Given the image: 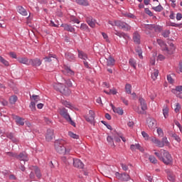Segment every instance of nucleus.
<instances>
[{
    "label": "nucleus",
    "instance_id": "nucleus-1",
    "mask_svg": "<svg viewBox=\"0 0 182 182\" xmlns=\"http://www.w3.org/2000/svg\"><path fill=\"white\" fill-rule=\"evenodd\" d=\"M154 154L161 161H163L164 164L167 166H168V164H173V157H171V154L166 150L161 149L159 152H155Z\"/></svg>",
    "mask_w": 182,
    "mask_h": 182
},
{
    "label": "nucleus",
    "instance_id": "nucleus-2",
    "mask_svg": "<svg viewBox=\"0 0 182 182\" xmlns=\"http://www.w3.org/2000/svg\"><path fill=\"white\" fill-rule=\"evenodd\" d=\"M157 43L161 46V50L164 52H166L168 55H173L174 53V50H176V46H174V44L173 43H169L170 48L167 47V44L163 40L158 39L156 41Z\"/></svg>",
    "mask_w": 182,
    "mask_h": 182
},
{
    "label": "nucleus",
    "instance_id": "nucleus-3",
    "mask_svg": "<svg viewBox=\"0 0 182 182\" xmlns=\"http://www.w3.org/2000/svg\"><path fill=\"white\" fill-rule=\"evenodd\" d=\"M55 149L59 154H69L71 150L70 148H65L59 141L55 142Z\"/></svg>",
    "mask_w": 182,
    "mask_h": 182
},
{
    "label": "nucleus",
    "instance_id": "nucleus-4",
    "mask_svg": "<svg viewBox=\"0 0 182 182\" xmlns=\"http://www.w3.org/2000/svg\"><path fill=\"white\" fill-rule=\"evenodd\" d=\"M139 102L140 103L141 109H140V107H138L135 109V112H136L138 114H144V112L147 110V104L146 103V100H144L143 97H139Z\"/></svg>",
    "mask_w": 182,
    "mask_h": 182
},
{
    "label": "nucleus",
    "instance_id": "nucleus-5",
    "mask_svg": "<svg viewBox=\"0 0 182 182\" xmlns=\"http://www.w3.org/2000/svg\"><path fill=\"white\" fill-rule=\"evenodd\" d=\"M60 114L65 118L68 123H70L72 126H74V127H76V124L75 122H73V120H72V118L70 117V115L69 114V112H68V109H66V108H61L60 109Z\"/></svg>",
    "mask_w": 182,
    "mask_h": 182
},
{
    "label": "nucleus",
    "instance_id": "nucleus-6",
    "mask_svg": "<svg viewBox=\"0 0 182 182\" xmlns=\"http://www.w3.org/2000/svg\"><path fill=\"white\" fill-rule=\"evenodd\" d=\"M54 89H55V90H58V92H60V93H63V95H65V96L70 95V90L63 86V84L62 83L54 85Z\"/></svg>",
    "mask_w": 182,
    "mask_h": 182
},
{
    "label": "nucleus",
    "instance_id": "nucleus-7",
    "mask_svg": "<svg viewBox=\"0 0 182 182\" xmlns=\"http://www.w3.org/2000/svg\"><path fill=\"white\" fill-rule=\"evenodd\" d=\"M114 23L115 26H118V28H121V29H124V31H130V29H132V26L122 21H114Z\"/></svg>",
    "mask_w": 182,
    "mask_h": 182
},
{
    "label": "nucleus",
    "instance_id": "nucleus-8",
    "mask_svg": "<svg viewBox=\"0 0 182 182\" xmlns=\"http://www.w3.org/2000/svg\"><path fill=\"white\" fill-rule=\"evenodd\" d=\"M89 114L90 116L85 115L84 117L90 124H92L95 126V117H96V114H95V111L93 110H90L89 111Z\"/></svg>",
    "mask_w": 182,
    "mask_h": 182
},
{
    "label": "nucleus",
    "instance_id": "nucleus-9",
    "mask_svg": "<svg viewBox=\"0 0 182 182\" xmlns=\"http://www.w3.org/2000/svg\"><path fill=\"white\" fill-rule=\"evenodd\" d=\"M115 177L121 181H129L130 180V176L126 173H120L119 172L115 173Z\"/></svg>",
    "mask_w": 182,
    "mask_h": 182
},
{
    "label": "nucleus",
    "instance_id": "nucleus-10",
    "mask_svg": "<svg viewBox=\"0 0 182 182\" xmlns=\"http://www.w3.org/2000/svg\"><path fill=\"white\" fill-rule=\"evenodd\" d=\"M17 160L20 161H29V157H28V154L26 152H21L19 154H17Z\"/></svg>",
    "mask_w": 182,
    "mask_h": 182
},
{
    "label": "nucleus",
    "instance_id": "nucleus-11",
    "mask_svg": "<svg viewBox=\"0 0 182 182\" xmlns=\"http://www.w3.org/2000/svg\"><path fill=\"white\" fill-rule=\"evenodd\" d=\"M85 21L90 28L96 27V19L93 18V17L89 16L86 17Z\"/></svg>",
    "mask_w": 182,
    "mask_h": 182
},
{
    "label": "nucleus",
    "instance_id": "nucleus-12",
    "mask_svg": "<svg viewBox=\"0 0 182 182\" xmlns=\"http://www.w3.org/2000/svg\"><path fill=\"white\" fill-rule=\"evenodd\" d=\"M148 127L149 129H153L156 127V124H157V121L153 118H148L146 120Z\"/></svg>",
    "mask_w": 182,
    "mask_h": 182
},
{
    "label": "nucleus",
    "instance_id": "nucleus-13",
    "mask_svg": "<svg viewBox=\"0 0 182 182\" xmlns=\"http://www.w3.org/2000/svg\"><path fill=\"white\" fill-rule=\"evenodd\" d=\"M29 65L35 67L41 66L42 65V60L39 58L30 59Z\"/></svg>",
    "mask_w": 182,
    "mask_h": 182
},
{
    "label": "nucleus",
    "instance_id": "nucleus-14",
    "mask_svg": "<svg viewBox=\"0 0 182 182\" xmlns=\"http://www.w3.org/2000/svg\"><path fill=\"white\" fill-rule=\"evenodd\" d=\"M73 166L74 167H77V168H83V167H85L83 162L77 159H73Z\"/></svg>",
    "mask_w": 182,
    "mask_h": 182
},
{
    "label": "nucleus",
    "instance_id": "nucleus-15",
    "mask_svg": "<svg viewBox=\"0 0 182 182\" xmlns=\"http://www.w3.org/2000/svg\"><path fill=\"white\" fill-rule=\"evenodd\" d=\"M130 149L132 151H136V150H139V151H141V153L144 151V149H143V147H141L139 144H132L130 146Z\"/></svg>",
    "mask_w": 182,
    "mask_h": 182
},
{
    "label": "nucleus",
    "instance_id": "nucleus-16",
    "mask_svg": "<svg viewBox=\"0 0 182 182\" xmlns=\"http://www.w3.org/2000/svg\"><path fill=\"white\" fill-rule=\"evenodd\" d=\"M53 129H48L47 133L46 135V140L47 141H52V139H53Z\"/></svg>",
    "mask_w": 182,
    "mask_h": 182
},
{
    "label": "nucleus",
    "instance_id": "nucleus-17",
    "mask_svg": "<svg viewBox=\"0 0 182 182\" xmlns=\"http://www.w3.org/2000/svg\"><path fill=\"white\" fill-rule=\"evenodd\" d=\"M110 106H111L114 113H117V114H119L120 116H122V114L124 113L123 109H122L120 107H116L112 104H111Z\"/></svg>",
    "mask_w": 182,
    "mask_h": 182
},
{
    "label": "nucleus",
    "instance_id": "nucleus-18",
    "mask_svg": "<svg viewBox=\"0 0 182 182\" xmlns=\"http://www.w3.org/2000/svg\"><path fill=\"white\" fill-rule=\"evenodd\" d=\"M114 35L119 36V38H124V39H129L130 36L127 33L115 31Z\"/></svg>",
    "mask_w": 182,
    "mask_h": 182
},
{
    "label": "nucleus",
    "instance_id": "nucleus-19",
    "mask_svg": "<svg viewBox=\"0 0 182 182\" xmlns=\"http://www.w3.org/2000/svg\"><path fill=\"white\" fill-rule=\"evenodd\" d=\"M14 119L16 120V123L20 126H23L25 124V119L20 117L19 116H15Z\"/></svg>",
    "mask_w": 182,
    "mask_h": 182
},
{
    "label": "nucleus",
    "instance_id": "nucleus-20",
    "mask_svg": "<svg viewBox=\"0 0 182 182\" xmlns=\"http://www.w3.org/2000/svg\"><path fill=\"white\" fill-rule=\"evenodd\" d=\"M62 28H64V31H67L68 32H75V28H73L72 26L68 24H61L60 26Z\"/></svg>",
    "mask_w": 182,
    "mask_h": 182
},
{
    "label": "nucleus",
    "instance_id": "nucleus-21",
    "mask_svg": "<svg viewBox=\"0 0 182 182\" xmlns=\"http://www.w3.org/2000/svg\"><path fill=\"white\" fill-rule=\"evenodd\" d=\"M107 60V66H109L112 68V66H114V63H116V60L113 57L109 56L108 58H106Z\"/></svg>",
    "mask_w": 182,
    "mask_h": 182
},
{
    "label": "nucleus",
    "instance_id": "nucleus-22",
    "mask_svg": "<svg viewBox=\"0 0 182 182\" xmlns=\"http://www.w3.org/2000/svg\"><path fill=\"white\" fill-rule=\"evenodd\" d=\"M17 11L18 14H20L21 15H23V16H28V11H26V9H25L22 6H18L17 7Z\"/></svg>",
    "mask_w": 182,
    "mask_h": 182
},
{
    "label": "nucleus",
    "instance_id": "nucleus-23",
    "mask_svg": "<svg viewBox=\"0 0 182 182\" xmlns=\"http://www.w3.org/2000/svg\"><path fill=\"white\" fill-rule=\"evenodd\" d=\"M77 53H78V58L80 59H82V60H87V54L85 53V52L80 50H77Z\"/></svg>",
    "mask_w": 182,
    "mask_h": 182
},
{
    "label": "nucleus",
    "instance_id": "nucleus-24",
    "mask_svg": "<svg viewBox=\"0 0 182 182\" xmlns=\"http://www.w3.org/2000/svg\"><path fill=\"white\" fill-rule=\"evenodd\" d=\"M18 62H19V63H22L23 65H26L27 66H29L30 60L28 59V58H18Z\"/></svg>",
    "mask_w": 182,
    "mask_h": 182
},
{
    "label": "nucleus",
    "instance_id": "nucleus-25",
    "mask_svg": "<svg viewBox=\"0 0 182 182\" xmlns=\"http://www.w3.org/2000/svg\"><path fill=\"white\" fill-rule=\"evenodd\" d=\"M63 73L65 75H68V76H74L75 75V72L70 69L69 67H65Z\"/></svg>",
    "mask_w": 182,
    "mask_h": 182
},
{
    "label": "nucleus",
    "instance_id": "nucleus-26",
    "mask_svg": "<svg viewBox=\"0 0 182 182\" xmlns=\"http://www.w3.org/2000/svg\"><path fill=\"white\" fill-rule=\"evenodd\" d=\"M133 39L135 43L140 44V34L137 31L134 33Z\"/></svg>",
    "mask_w": 182,
    "mask_h": 182
},
{
    "label": "nucleus",
    "instance_id": "nucleus-27",
    "mask_svg": "<svg viewBox=\"0 0 182 182\" xmlns=\"http://www.w3.org/2000/svg\"><path fill=\"white\" fill-rule=\"evenodd\" d=\"M169 136L171 137H173V139H174V140H176V141H177L178 143H180V141H181V138H180V136L177 135L176 132H171L169 133Z\"/></svg>",
    "mask_w": 182,
    "mask_h": 182
},
{
    "label": "nucleus",
    "instance_id": "nucleus-28",
    "mask_svg": "<svg viewBox=\"0 0 182 182\" xmlns=\"http://www.w3.org/2000/svg\"><path fill=\"white\" fill-rule=\"evenodd\" d=\"M75 2L82 6H89V1L87 0H75Z\"/></svg>",
    "mask_w": 182,
    "mask_h": 182
},
{
    "label": "nucleus",
    "instance_id": "nucleus-29",
    "mask_svg": "<svg viewBox=\"0 0 182 182\" xmlns=\"http://www.w3.org/2000/svg\"><path fill=\"white\" fill-rule=\"evenodd\" d=\"M168 110H169L168 106L164 105V109H162V112H163L164 117L165 119H167V117H168Z\"/></svg>",
    "mask_w": 182,
    "mask_h": 182
},
{
    "label": "nucleus",
    "instance_id": "nucleus-30",
    "mask_svg": "<svg viewBox=\"0 0 182 182\" xmlns=\"http://www.w3.org/2000/svg\"><path fill=\"white\" fill-rule=\"evenodd\" d=\"M33 168L36 173V177L41 178L42 177V173H41V169L38 166H33Z\"/></svg>",
    "mask_w": 182,
    "mask_h": 182
},
{
    "label": "nucleus",
    "instance_id": "nucleus-31",
    "mask_svg": "<svg viewBox=\"0 0 182 182\" xmlns=\"http://www.w3.org/2000/svg\"><path fill=\"white\" fill-rule=\"evenodd\" d=\"M166 173L168 176V180L169 181H172V182L176 181V176H174V174L171 173L170 171H166Z\"/></svg>",
    "mask_w": 182,
    "mask_h": 182
},
{
    "label": "nucleus",
    "instance_id": "nucleus-32",
    "mask_svg": "<svg viewBox=\"0 0 182 182\" xmlns=\"http://www.w3.org/2000/svg\"><path fill=\"white\" fill-rule=\"evenodd\" d=\"M81 31H84L85 32H90V28L86 23H82L80 26Z\"/></svg>",
    "mask_w": 182,
    "mask_h": 182
},
{
    "label": "nucleus",
    "instance_id": "nucleus-33",
    "mask_svg": "<svg viewBox=\"0 0 182 182\" xmlns=\"http://www.w3.org/2000/svg\"><path fill=\"white\" fill-rule=\"evenodd\" d=\"M52 58H53L54 59L56 58V55L49 54L48 57H45L43 59L45 62L49 63L50 62H52Z\"/></svg>",
    "mask_w": 182,
    "mask_h": 182
},
{
    "label": "nucleus",
    "instance_id": "nucleus-34",
    "mask_svg": "<svg viewBox=\"0 0 182 182\" xmlns=\"http://www.w3.org/2000/svg\"><path fill=\"white\" fill-rule=\"evenodd\" d=\"M16 102H18V97L16 95H13L10 97L9 102L11 103V105H15Z\"/></svg>",
    "mask_w": 182,
    "mask_h": 182
},
{
    "label": "nucleus",
    "instance_id": "nucleus-35",
    "mask_svg": "<svg viewBox=\"0 0 182 182\" xmlns=\"http://www.w3.org/2000/svg\"><path fill=\"white\" fill-rule=\"evenodd\" d=\"M158 76H159V70L154 69L151 73V79H153V80H156Z\"/></svg>",
    "mask_w": 182,
    "mask_h": 182
},
{
    "label": "nucleus",
    "instance_id": "nucleus-36",
    "mask_svg": "<svg viewBox=\"0 0 182 182\" xmlns=\"http://www.w3.org/2000/svg\"><path fill=\"white\" fill-rule=\"evenodd\" d=\"M104 93H106V95H117V90L113 87L112 89L109 90V92L104 90Z\"/></svg>",
    "mask_w": 182,
    "mask_h": 182
},
{
    "label": "nucleus",
    "instance_id": "nucleus-37",
    "mask_svg": "<svg viewBox=\"0 0 182 182\" xmlns=\"http://www.w3.org/2000/svg\"><path fill=\"white\" fill-rule=\"evenodd\" d=\"M135 51L138 54L139 58L143 59V50H141V48L138 47L136 48Z\"/></svg>",
    "mask_w": 182,
    "mask_h": 182
},
{
    "label": "nucleus",
    "instance_id": "nucleus-38",
    "mask_svg": "<svg viewBox=\"0 0 182 182\" xmlns=\"http://www.w3.org/2000/svg\"><path fill=\"white\" fill-rule=\"evenodd\" d=\"M65 58L68 59V60H75V55L70 53H66Z\"/></svg>",
    "mask_w": 182,
    "mask_h": 182
},
{
    "label": "nucleus",
    "instance_id": "nucleus-39",
    "mask_svg": "<svg viewBox=\"0 0 182 182\" xmlns=\"http://www.w3.org/2000/svg\"><path fill=\"white\" fill-rule=\"evenodd\" d=\"M125 92L128 93V95H132V85L127 84L125 85Z\"/></svg>",
    "mask_w": 182,
    "mask_h": 182
},
{
    "label": "nucleus",
    "instance_id": "nucleus-40",
    "mask_svg": "<svg viewBox=\"0 0 182 182\" xmlns=\"http://www.w3.org/2000/svg\"><path fill=\"white\" fill-rule=\"evenodd\" d=\"M62 104L65 106V107H68V109H73V107H72V104L68 101L63 100Z\"/></svg>",
    "mask_w": 182,
    "mask_h": 182
},
{
    "label": "nucleus",
    "instance_id": "nucleus-41",
    "mask_svg": "<svg viewBox=\"0 0 182 182\" xmlns=\"http://www.w3.org/2000/svg\"><path fill=\"white\" fill-rule=\"evenodd\" d=\"M107 141L109 143V144H110V146H112L113 147L115 146L114 142L113 141V138H112V136H108L107 137Z\"/></svg>",
    "mask_w": 182,
    "mask_h": 182
},
{
    "label": "nucleus",
    "instance_id": "nucleus-42",
    "mask_svg": "<svg viewBox=\"0 0 182 182\" xmlns=\"http://www.w3.org/2000/svg\"><path fill=\"white\" fill-rule=\"evenodd\" d=\"M129 65L134 68V69H136V66H137V64L136 63V60L133 58H130L129 60Z\"/></svg>",
    "mask_w": 182,
    "mask_h": 182
},
{
    "label": "nucleus",
    "instance_id": "nucleus-43",
    "mask_svg": "<svg viewBox=\"0 0 182 182\" xmlns=\"http://www.w3.org/2000/svg\"><path fill=\"white\" fill-rule=\"evenodd\" d=\"M153 30L155 31V32H161V31L163 30V28L160 26H157L156 24H154V28Z\"/></svg>",
    "mask_w": 182,
    "mask_h": 182
},
{
    "label": "nucleus",
    "instance_id": "nucleus-44",
    "mask_svg": "<svg viewBox=\"0 0 182 182\" xmlns=\"http://www.w3.org/2000/svg\"><path fill=\"white\" fill-rule=\"evenodd\" d=\"M162 143L164 144V147L165 146H170V142L168 141V139H167V138L166 136L162 138Z\"/></svg>",
    "mask_w": 182,
    "mask_h": 182
},
{
    "label": "nucleus",
    "instance_id": "nucleus-45",
    "mask_svg": "<svg viewBox=\"0 0 182 182\" xmlns=\"http://www.w3.org/2000/svg\"><path fill=\"white\" fill-rule=\"evenodd\" d=\"M0 62L4 65V66H9V62L8 60H5L2 58V56L0 55Z\"/></svg>",
    "mask_w": 182,
    "mask_h": 182
},
{
    "label": "nucleus",
    "instance_id": "nucleus-46",
    "mask_svg": "<svg viewBox=\"0 0 182 182\" xmlns=\"http://www.w3.org/2000/svg\"><path fill=\"white\" fill-rule=\"evenodd\" d=\"M70 22H73V23H80V21H79V19H77L76 17L73 16H70Z\"/></svg>",
    "mask_w": 182,
    "mask_h": 182
},
{
    "label": "nucleus",
    "instance_id": "nucleus-47",
    "mask_svg": "<svg viewBox=\"0 0 182 182\" xmlns=\"http://www.w3.org/2000/svg\"><path fill=\"white\" fill-rule=\"evenodd\" d=\"M36 103L33 101H32L29 105L30 109L32 110V112H35L36 110Z\"/></svg>",
    "mask_w": 182,
    "mask_h": 182
},
{
    "label": "nucleus",
    "instance_id": "nucleus-48",
    "mask_svg": "<svg viewBox=\"0 0 182 182\" xmlns=\"http://www.w3.org/2000/svg\"><path fill=\"white\" fill-rule=\"evenodd\" d=\"M152 9H154L155 12H161L163 10V6H161V5H159L157 6L153 7Z\"/></svg>",
    "mask_w": 182,
    "mask_h": 182
},
{
    "label": "nucleus",
    "instance_id": "nucleus-49",
    "mask_svg": "<svg viewBox=\"0 0 182 182\" xmlns=\"http://www.w3.org/2000/svg\"><path fill=\"white\" fill-rule=\"evenodd\" d=\"M68 136H70V137H72V139H79V135L72 132H68Z\"/></svg>",
    "mask_w": 182,
    "mask_h": 182
},
{
    "label": "nucleus",
    "instance_id": "nucleus-50",
    "mask_svg": "<svg viewBox=\"0 0 182 182\" xmlns=\"http://www.w3.org/2000/svg\"><path fill=\"white\" fill-rule=\"evenodd\" d=\"M155 144L157 146V147H161V148L164 147V144H163L162 141H160V139H156Z\"/></svg>",
    "mask_w": 182,
    "mask_h": 182
},
{
    "label": "nucleus",
    "instance_id": "nucleus-51",
    "mask_svg": "<svg viewBox=\"0 0 182 182\" xmlns=\"http://www.w3.org/2000/svg\"><path fill=\"white\" fill-rule=\"evenodd\" d=\"M6 154L9 156V157H14V159H17L18 154L14 152H6Z\"/></svg>",
    "mask_w": 182,
    "mask_h": 182
},
{
    "label": "nucleus",
    "instance_id": "nucleus-52",
    "mask_svg": "<svg viewBox=\"0 0 182 182\" xmlns=\"http://www.w3.org/2000/svg\"><path fill=\"white\" fill-rule=\"evenodd\" d=\"M162 36H164V38H168L170 36V30H165L162 33Z\"/></svg>",
    "mask_w": 182,
    "mask_h": 182
},
{
    "label": "nucleus",
    "instance_id": "nucleus-53",
    "mask_svg": "<svg viewBox=\"0 0 182 182\" xmlns=\"http://www.w3.org/2000/svg\"><path fill=\"white\" fill-rule=\"evenodd\" d=\"M149 160L151 161V163H153L154 164H156L157 160L154 156H149Z\"/></svg>",
    "mask_w": 182,
    "mask_h": 182
},
{
    "label": "nucleus",
    "instance_id": "nucleus-54",
    "mask_svg": "<svg viewBox=\"0 0 182 182\" xmlns=\"http://www.w3.org/2000/svg\"><path fill=\"white\" fill-rule=\"evenodd\" d=\"M176 107H175V112L176 113H178L180 112V109H181V105H180V103L176 102L175 105Z\"/></svg>",
    "mask_w": 182,
    "mask_h": 182
},
{
    "label": "nucleus",
    "instance_id": "nucleus-55",
    "mask_svg": "<svg viewBox=\"0 0 182 182\" xmlns=\"http://www.w3.org/2000/svg\"><path fill=\"white\" fill-rule=\"evenodd\" d=\"M124 16H126V18H131L132 19H136V16H134V14L132 13H127L124 14Z\"/></svg>",
    "mask_w": 182,
    "mask_h": 182
},
{
    "label": "nucleus",
    "instance_id": "nucleus-56",
    "mask_svg": "<svg viewBox=\"0 0 182 182\" xmlns=\"http://www.w3.org/2000/svg\"><path fill=\"white\" fill-rule=\"evenodd\" d=\"M156 132L158 133V135L161 137H163V136H164V132H163V129H161V128H157Z\"/></svg>",
    "mask_w": 182,
    "mask_h": 182
},
{
    "label": "nucleus",
    "instance_id": "nucleus-57",
    "mask_svg": "<svg viewBox=\"0 0 182 182\" xmlns=\"http://www.w3.org/2000/svg\"><path fill=\"white\" fill-rule=\"evenodd\" d=\"M141 134H142V136L144 137V139H145L146 140H149V134L148 133H146L144 131H142L141 132Z\"/></svg>",
    "mask_w": 182,
    "mask_h": 182
},
{
    "label": "nucleus",
    "instance_id": "nucleus-58",
    "mask_svg": "<svg viewBox=\"0 0 182 182\" xmlns=\"http://www.w3.org/2000/svg\"><path fill=\"white\" fill-rule=\"evenodd\" d=\"M172 92H182V85L177 86L176 90H173Z\"/></svg>",
    "mask_w": 182,
    "mask_h": 182
},
{
    "label": "nucleus",
    "instance_id": "nucleus-59",
    "mask_svg": "<svg viewBox=\"0 0 182 182\" xmlns=\"http://www.w3.org/2000/svg\"><path fill=\"white\" fill-rule=\"evenodd\" d=\"M154 24H146L145 28L148 29L149 31H153Z\"/></svg>",
    "mask_w": 182,
    "mask_h": 182
},
{
    "label": "nucleus",
    "instance_id": "nucleus-60",
    "mask_svg": "<svg viewBox=\"0 0 182 182\" xmlns=\"http://www.w3.org/2000/svg\"><path fill=\"white\" fill-rule=\"evenodd\" d=\"M101 123H102V124H105V126H106L107 129H109V130H112V126L109 124H107V122H106L105 121H101Z\"/></svg>",
    "mask_w": 182,
    "mask_h": 182
},
{
    "label": "nucleus",
    "instance_id": "nucleus-61",
    "mask_svg": "<svg viewBox=\"0 0 182 182\" xmlns=\"http://www.w3.org/2000/svg\"><path fill=\"white\" fill-rule=\"evenodd\" d=\"M145 14H146V15H149V16H153V13L151 12V11H150V9H145Z\"/></svg>",
    "mask_w": 182,
    "mask_h": 182
},
{
    "label": "nucleus",
    "instance_id": "nucleus-62",
    "mask_svg": "<svg viewBox=\"0 0 182 182\" xmlns=\"http://www.w3.org/2000/svg\"><path fill=\"white\" fill-rule=\"evenodd\" d=\"M167 80L169 83H174V80L173 79V77H171V75H167Z\"/></svg>",
    "mask_w": 182,
    "mask_h": 182
},
{
    "label": "nucleus",
    "instance_id": "nucleus-63",
    "mask_svg": "<svg viewBox=\"0 0 182 182\" xmlns=\"http://www.w3.org/2000/svg\"><path fill=\"white\" fill-rule=\"evenodd\" d=\"M102 35L104 39H105L106 42H108V43L110 42V40H109V36H107V34H106V33H102Z\"/></svg>",
    "mask_w": 182,
    "mask_h": 182
},
{
    "label": "nucleus",
    "instance_id": "nucleus-64",
    "mask_svg": "<svg viewBox=\"0 0 182 182\" xmlns=\"http://www.w3.org/2000/svg\"><path fill=\"white\" fill-rule=\"evenodd\" d=\"M65 85H67V86H68V87H72L73 84H72V81H70V80H65Z\"/></svg>",
    "mask_w": 182,
    "mask_h": 182
}]
</instances>
